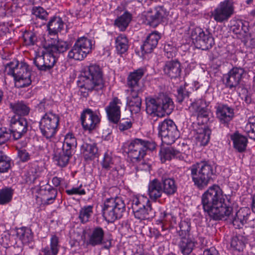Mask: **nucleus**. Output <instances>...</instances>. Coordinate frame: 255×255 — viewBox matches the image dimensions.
<instances>
[{
    "instance_id": "1",
    "label": "nucleus",
    "mask_w": 255,
    "mask_h": 255,
    "mask_svg": "<svg viewBox=\"0 0 255 255\" xmlns=\"http://www.w3.org/2000/svg\"><path fill=\"white\" fill-rule=\"evenodd\" d=\"M201 205L204 212L214 221L228 217L233 212L230 197L224 194L221 188L216 184L210 186L202 194Z\"/></svg>"
},
{
    "instance_id": "2",
    "label": "nucleus",
    "mask_w": 255,
    "mask_h": 255,
    "mask_svg": "<svg viewBox=\"0 0 255 255\" xmlns=\"http://www.w3.org/2000/svg\"><path fill=\"white\" fill-rule=\"evenodd\" d=\"M80 95L86 98L93 91L102 90L105 87L103 69L96 64H90L82 69V75L77 81Z\"/></svg>"
},
{
    "instance_id": "3",
    "label": "nucleus",
    "mask_w": 255,
    "mask_h": 255,
    "mask_svg": "<svg viewBox=\"0 0 255 255\" xmlns=\"http://www.w3.org/2000/svg\"><path fill=\"white\" fill-rule=\"evenodd\" d=\"M190 175L194 185L199 189H203L214 180L216 167L209 160H203L189 167Z\"/></svg>"
},
{
    "instance_id": "4",
    "label": "nucleus",
    "mask_w": 255,
    "mask_h": 255,
    "mask_svg": "<svg viewBox=\"0 0 255 255\" xmlns=\"http://www.w3.org/2000/svg\"><path fill=\"white\" fill-rule=\"evenodd\" d=\"M4 72L5 75L14 78L15 86L17 88L27 87L31 83L30 69L25 63L13 60L5 65Z\"/></svg>"
},
{
    "instance_id": "5",
    "label": "nucleus",
    "mask_w": 255,
    "mask_h": 255,
    "mask_svg": "<svg viewBox=\"0 0 255 255\" xmlns=\"http://www.w3.org/2000/svg\"><path fill=\"white\" fill-rule=\"evenodd\" d=\"M156 147L155 142L152 140L136 138L124 143L123 149L128 153V157L136 161H140L147 154L148 150L153 151Z\"/></svg>"
},
{
    "instance_id": "6",
    "label": "nucleus",
    "mask_w": 255,
    "mask_h": 255,
    "mask_svg": "<svg viewBox=\"0 0 255 255\" xmlns=\"http://www.w3.org/2000/svg\"><path fill=\"white\" fill-rule=\"evenodd\" d=\"M126 210V205L123 200L120 197L107 199L104 202L103 215L108 222H114L121 218Z\"/></svg>"
},
{
    "instance_id": "7",
    "label": "nucleus",
    "mask_w": 255,
    "mask_h": 255,
    "mask_svg": "<svg viewBox=\"0 0 255 255\" xmlns=\"http://www.w3.org/2000/svg\"><path fill=\"white\" fill-rule=\"evenodd\" d=\"M59 116L52 112H46L39 122V127L42 135L47 139H51L57 133L59 124Z\"/></svg>"
},
{
    "instance_id": "8",
    "label": "nucleus",
    "mask_w": 255,
    "mask_h": 255,
    "mask_svg": "<svg viewBox=\"0 0 255 255\" xmlns=\"http://www.w3.org/2000/svg\"><path fill=\"white\" fill-rule=\"evenodd\" d=\"M158 134L162 143L167 145L173 143L179 137V131L173 121L164 120L159 123Z\"/></svg>"
},
{
    "instance_id": "9",
    "label": "nucleus",
    "mask_w": 255,
    "mask_h": 255,
    "mask_svg": "<svg viewBox=\"0 0 255 255\" xmlns=\"http://www.w3.org/2000/svg\"><path fill=\"white\" fill-rule=\"evenodd\" d=\"M191 36L198 49L207 50L211 48L214 44V40L212 34L208 31H204L200 27L194 28L192 30Z\"/></svg>"
},
{
    "instance_id": "10",
    "label": "nucleus",
    "mask_w": 255,
    "mask_h": 255,
    "mask_svg": "<svg viewBox=\"0 0 255 255\" xmlns=\"http://www.w3.org/2000/svg\"><path fill=\"white\" fill-rule=\"evenodd\" d=\"M105 231L101 227H96L92 229L88 234V238H85L83 244L86 247H95L103 245L105 249H109L112 247L111 240L104 241Z\"/></svg>"
},
{
    "instance_id": "11",
    "label": "nucleus",
    "mask_w": 255,
    "mask_h": 255,
    "mask_svg": "<svg viewBox=\"0 0 255 255\" xmlns=\"http://www.w3.org/2000/svg\"><path fill=\"white\" fill-rule=\"evenodd\" d=\"M234 12V6L233 2L230 0H224L211 12V17L217 23L226 22L232 16Z\"/></svg>"
},
{
    "instance_id": "12",
    "label": "nucleus",
    "mask_w": 255,
    "mask_h": 255,
    "mask_svg": "<svg viewBox=\"0 0 255 255\" xmlns=\"http://www.w3.org/2000/svg\"><path fill=\"white\" fill-rule=\"evenodd\" d=\"M57 60V56L48 47L42 55H36L34 63L39 70L46 71L54 67Z\"/></svg>"
},
{
    "instance_id": "13",
    "label": "nucleus",
    "mask_w": 255,
    "mask_h": 255,
    "mask_svg": "<svg viewBox=\"0 0 255 255\" xmlns=\"http://www.w3.org/2000/svg\"><path fill=\"white\" fill-rule=\"evenodd\" d=\"M28 122L22 117L14 116L9 121V131L15 140L21 138L28 131Z\"/></svg>"
},
{
    "instance_id": "14",
    "label": "nucleus",
    "mask_w": 255,
    "mask_h": 255,
    "mask_svg": "<svg viewBox=\"0 0 255 255\" xmlns=\"http://www.w3.org/2000/svg\"><path fill=\"white\" fill-rule=\"evenodd\" d=\"M214 108L216 118L220 124L228 127L235 116L234 109L228 104L219 102L216 103Z\"/></svg>"
},
{
    "instance_id": "15",
    "label": "nucleus",
    "mask_w": 255,
    "mask_h": 255,
    "mask_svg": "<svg viewBox=\"0 0 255 255\" xmlns=\"http://www.w3.org/2000/svg\"><path fill=\"white\" fill-rule=\"evenodd\" d=\"M80 119L83 129L89 131L96 128L101 121L100 114L89 108L83 111Z\"/></svg>"
},
{
    "instance_id": "16",
    "label": "nucleus",
    "mask_w": 255,
    "mask_h": 255,
    "mask_svg": "<svg viewBox=\"0 0 255 255\" xmlns=\"http://www.w3.org/2000/svg\"><path fill=\"white\" fill-rule=\"evenodd\" d=\"M122 105L121 100L117 97H114L105 108L108 119L111 123L114 124L119 123L121 119V109Z\"/></svg>"
},
{
    "instance_id": "17",
    "label": "nucleus",
    "mask_w": 255,
    "mask_h": 255,
    "mask_svg": "<svg viewBox=\"0 0 255 255\" xmlns=\"http://www.w3.org/2000/svg\"><path fill=\"white\" fill-rule=\"evenodd\" d=\"M101 165V174L104 172V176L108 174L109 178H115L118 176V167L115 163V159L111 152H106L105 153Z\"/></svg>"
},
{
    "instance_id": "18",
    "label": "nucleus",
    "mask_w": 255,
    "mask_h": 255,
    "mask_svg": "<svg viewBox=\"0 0 255 255\" xmlns=\"http://www.w3.org/2000/svg\"><path fill=\"white\" fill-rule=\"evenodd\" d=\"M146 72L145 68H139L129 72L127 79L128 90H143L140 81Z\"/></svg>"
},
{
    "instance_id": "19",
    "label": "nucleus",
    "mask_w": 255,
    "mask_h": 255,
    "mask_svg": "<svg viewBox=\"0 0 255 255\" xmlns=\"http://www.w3.org/2000/svg\"><path fill=\"white\" fill-rule=\"evenodd\" d=\"M245 73L243 68L240 67H233L224 76V81L227 88L232 89L238 86Z\"/></svg>"
},
{
    "instance_id": "20",
    "label": "nucleus",
    "mask_w": 255,
    "mask_h": 255,
    "mask_svg": "<svg viewBox=\"0 0 255 255\" xmlns=\"http://www.w3.org/2000/svg\"><path fill=\"white\" fill-rule=\"evenodd\" d=\"M57 189L48 184L42 186L39 191L42 203L46 205L53 203L57 197Z\"/></svg>"
},
{
    "instance_id": "21",
    "label": "nucleus",
    "mask_w": 255,
    "mask_h": 255,
    "mask_svg": "<svg viewBox=\"0 0 255 255\" xmlns=\"http://www.w3.org/2000/svg\"><path fill=\"white\" fill-rule=\"evenodd\" d=\"M98 151L96 143L89 139L84 140L80 146V153L85 160L94 159L98 155Z\"/></svg>"
},
{
    "instance_id": "22",
    "label": "nucleus",
    "mask_w": 255,
    "mask_h": 255,
    "mask_svg": "<svg viewBox=\"0 0 255 255\" xmlns=\"http://www.w3.org/2000/svg\"><path fill=\"white\" fill-rule=\"evenodd\" d=\"M128 95L127 98V105L132 112L137 113L140 111L141 99L139 96L143 90H127Z\"/></svg>"
},
{
    "instance_id": "23",
    "label": "nucleus",
    "mask_w": 255,
    "mask_h": 255,
    "mask_svg": "<svg viewBox=\"0 0 255 255\" xmlns=\"http://www.w3.org/2000/svg\"><path fill=\"white\" fill-rule=\"evenodd\" d=\"M147 193L149 200L153 202H156L161 197L163 193L160 181L157 179L150 180L148 184Z\"/></svg>"
},
{
    "instance_id": "24",
    "label": "nucleus",
    "mask_w": 255,
    "mask_h": 255,
    "mask_svg": "<svg viewBox=\"0 0 255 255\" xmlns=\"http://www.w3.org/2000/svg\"><path fill=\"white\" fill-rule=\"evenodd\" d=\"M164 74L171 79L180 77L181 68L180 62L177 60L166 61L163 67Z\"/></svg>"
},
{
    "instance_id": "25",
    "label": "nucleus",
    "mask_w": 255,
    "mask_h": 255,
    "mask_svg": "<svg viewBox=\"0 0 255 255\" xmlns=\"http://www.w3.org/2000/svg\"><path fill=\"white\" fill-rule=\"evenodd\" d=\"M160 38V33L157 31H154L149 33L141 46L142 53H151L156 47L158 41Z\"/></svg>"
},
{
    "instance_id": "26",
    "label": "nucleus",
    "mask_w": 255,
    "mask_h": 255,
    "mask_svg": "<svg viewBox=\"0 0 255 255\" xmlns=\"http://www.w3.org/2000/svg\"><path fill=\"white\" fill-rule=\"evenodd\" d=\"M197 245V242L193 237L180 238L177 246L182 255H190Z\"/></svg>"
},
{
    "instance_id": "27",
    "label": "nucleus",
    "mask_w": 255,
    "mask_h": 255,
    "mask_svg": "<svg viewBox=\"0 0 255 255\" xmlns=\"http://www.w3.org/2000/svg\"><path fill=\"white\" fill-rule=\"evenodd\" d=\"M159 155L162 163L167 160H170L172 158H176L180 160L184 159V155L172 147H161Z\"/></svg>"
},
{
    "instance_id": "28",
    "label": "nucleus",
    "mask_w": 255,
    "mask_h": 255,
    "mask_svg": "<svg viewBox=\"0 0 255 255\" xmlns=\"http://www.w3.org/2000/svg\"><path fill=\"white\" fill-rule=\"evenodd\" d=\"M251 214V211L249 208H240L236 213V216L233 218L232 223L237 229H240L247 223Z\"/></svg>"
},
{
    "instance_id": "29",
    "label": "nucleus",
    "mask_w": 255,
    "mask_h": 255,
    "mask_svg": "<svg viewBox=\"0 0 255 255\" xmlns=\"http://www.w3.org/2000/svg\"><path fill=\"white\" fill-rule=\"evenodd\" d=\"M44 173V169L42 166L34 163L27 173L25 178L26 182L28 184L34 183L36 179L43 175Z\"/></svg>"
},
{
    "instance_id": "30",
    "label": "nucleus",
    "mask_w": 255,
    "mask_h": 255,
    "mask_svg": "<svg viewBox=\"0 0 255 255\" xmlns=\"http://www.w3.org/2000/svg\"><path fill=\"white\" fill-rule=\"evenodd\" d=\"M64 27V22L60 16H53L47 23V30L50 35H56L61 32Z\"/></svg>"
},
{
    "instance_id": "31",
    "label": "nucleus",
    "mask_w": 255,
    "mask_h": 255,
    "mask_svg": "<svg viewBox=\"0 0 255 255\" xmlns=\"http://www.w3.org/2000/svg\"><path fill=\"white\" fill-rule=\"evenodd\" d=\"M60 249L59 239L56 235H51L49 245L41 250L43 255H57Z\"/></svg>"
},
{
    "instance_id": "32",
    "label": "nucleus",
    "mask_w": 255,
    "mask_h": 255,
    "mask_svg": "<svg viewBox=\"0 0 255 255\" xmlns=\"http://www.w3.org/2000/svg\"><path fill=\"white\" fill-rule=\"evenodd\" d=\"M145 102L147 113L152 115L153 117L158 118L161 112L159 103H158V97L156 99L151 97H147L145 99Z\"/></svg>"
},
{
    "instance_id": "33",
    "label": "nucleus",
    "mask_w": 255,
    "mask_h": 255,
    "mask_svg": "<svg viewBox=\"0 0 255 255\" xmlns=\"http://www.w3.org/2000/svg\"><path fill=\"white\" fill-rule=\"evenodd\" d=\"M131 209L134 217L140 220L148 219L154 216V212L152 206L134 207Z\"/></svg>"
},
{
    "instance_id": "34",
    "label": "nucleus",
    "mask_w": 255,
    "mask_h": 255,
    "mask_svg": "<svg viewBox=\"0 0 255 255\" xmlns=\"http://www.w3.org/2000/svg\"><path fill=\"white\" fill-rule=\"evenodd\" d=\"M9 108L14 114L20 116L28 115L30 111L28 104L23 101L10 103Z\"/></svg>"
},
{
    "instance_id": "35",
    "label": "nucleus",
    "mask_w": 255,
    "mask_h": 255,
    "mask_svg": "<svg viewBox=\"0 0 255 255\" xmlns=\"http://www.w3.org/2000/svg\"><path fill=\"white\" fill-rule=\"evenodd\" d=\"M74 152V151H67L66 149L62 148L61 152L54 155L53 157L54 160L56 162V164L58 166L61 167H66Z\"/></svg>"
},
{
    "instance_id": "36",
    "label": "nucleus",
    "mask_w": 255,
    "mask_h": 255,
    "mask_svg": "<svg viewBox=\"0 0 255 255\" xmlns=\"http://www.w3.org/2000/svg\"><path fill=\"white\" fill-rule=\"evenodd\" d=\"M158 103L160 111H163L167 114H170L174 109V104L172 99L164 94H160L158 96Z\"/></svg>"
},
{
    "instance_id": "37",
    "label": "nucleus",
    "mask_w": 255,
    "mask_h": 255,
    "mask_svg": "<svg viewBox=\"0 0 255 255\" xmlns=\"http://www.w3.org/2000/svg\"><path fill=\"white\" fill-rule=\"evenodd\" d=\"M231 139L233 142L234 147L239 152L244 151L246 148L247 138L238 132H235L231 135Z\"/></svg>"
},
{
    "instance_id": "38",
    "label": "nucleus",
    "mask_w": 255,
    "mask_h": 255,
    "mask_svg": "<svg viewBox=\"0 0 255 255\" xmlns=\"http://www.w3.org/2000/svg\"><path fill=\"white\" fill-rule=\"evenodd\" d=\"M162 190L167 196L174 195L177 190V185L175 181L172 178H162Z\"/></svg>"
},
{
    "instance_id": "39",
    "label": "nucleus",
    "mask_w": 255,
    "mask_h": 255,
    "mask_svg": "<svg viewBox=\"0 0 255 255\" xmlns=\"http://www.w3.org/2000/svg\"><path fill=\"white\" fill-rule=\"evenodd\" d=\"M129 41L127 37L123 34H120L115 40V47L117 53L122 55L127 52L129 48Z\"/></svg>"
},
{
    "instance_id": "40",
    "label": "nucleus",
    "mask_w": 255,
    "mask_h": 255,
    "mask_svg": "<svg viewBox=\"0 0 255 255\" xmlns=\"http://www.w3.org/2000/svg\"><path fill=\"white\" fill-rule=\"evenodd\" d=\"M131 20V15L128 12H125L122 15L118 17L115 20L114 25L120 31L126 30Z\"/></svg>"
},
{
    "instance_id": "41",
    "label": "nucleus",
    "mask_w": 255,
    "mask_h": 255,
    "mask_svg": "<svg viewBox=\"0 0 255 255\" xmlns=\"http://www.w3.org/2000/svg\"><path fill=\"white\" fill-rule=\"evenodd\" d=\"M77 146V139L72 132H68L64 137L62 148L70 151H74Z\"/></svg>"
},
{
    "instance_id": "42",
    "label": "nucleus",
    "mask_w": 255,
    "mask_h": 255,
    "mask_svg": "<svg viewBox=\"0 0 255 255\" xmlns=\"http://www.w3.org/2000/svg\"><path fill=\"white\" fill-rule=\"evenodd\" d=\"M191 224L190 220L188 218L181 220L178 225L179 230L177 231L180 238L190 237Z\"/></svg>"
},
{
    "instance_id": "43",
    "label": "nucleus",
    "mask_w": 255,
    "mask_h": 255,
    "mask_svg": "<svg viewBox=\"0 0 255 255\" xmlns=\"http://www.w3.org/2000/svg\"><path fill=\"white\" fill-rule=\"evenodd\" d=\"M17 235L23 244H28L33 241V234L27 227H22L18 230Z\"/></svg>"
},
{
    "instance_id": "44",
    "label": "nucleus",
    "mask_w": 255,
    "mask_h": 255,
    "mask_svg": "<svg viewBox=\"0 0 255 255\" xmlns=\"http://www.w3.org/2000/svg\"><path fill=\"white\" fill-rule=\"evenodd\" d=\"M88 54L86 51L74 44L72 49L69 51L68 57L70 59H73L75 60H83Z\"/></svg>"
},
{
    "instance_id": "45",
    "label": "nucleus",
    "mask_w": 255,
    "mask_h": 255,
    "mask_svg": "<svg viewBox=\"0 0 255 255\" xmlns=\"http://www.w3.org/2000/svg\"><path fill=\"white\" fill-rule=\"evenodd\" d=\"M14 194V189L11 187H3L0 189V204L5 205L9 203Z\"/></svg>"
},
{
    "instance_id": "46",
    "label": "nucleus",
    "mask_w": 255,
    "mask_h": 255,
    "mask_svg": "<svg viewBox=\"0 0 255 255\" xmlns=\"http://www.w3.org/2000/svg\"><path fill=\"white\" fill-rule=\"evenodd\" d=\"M151 206L149 199L145 195H137L133 196L131 200V208Z\"/></svg>"
},
{
    "instance_id": "47",
    "label": "nucleus",
    "mask_w": 255,
    "mask_h": 255,
    "mask_svg": "<svg viewBox=\"0 0 255 255\" xmlns=\"http://www.w3.org/2000/svg\"><path fill=\"white\" fill-rule=\"evenodd\" d=\"M93 206L92 205L85 206L81 208L79 213V219L80 222L85 224L89 222L93 211Z\"/></svg>"
},
{
    "instance_id": "48",
    "label": "nucleus",
    "mask_w": 255,
    "mask_h": 255,
    "mask_svg": "<svg viewBox=\"0 0 255 255\" xmlns=\"http://www.w3.org/2000/svg\"><path fill=\"white\" fill-rule=\"evenodd\" d=\"M68 47V44L62 40H58L56 43L48 46L51 51L53 52L56 56L58 54L66 51Z\"/></svg>"
},
{
    "instance_id": "49",
    "label": "nucleus",
    "mask_w": 255,
    "mask_h": 255,
    "mask_svg": "<svg viewBox=\"0 0 255 255\" xmlns=\"http://www.w3.org/2000/svg\"><path fill=\"white\" fill-rule=\"evenodd\" d=\"M211 130L208 128H205L201 132L198 133L196 139L197 143L200 146H206L210 138Z\"/></svg>"
},
{
    "instance_id": "50",
    "label": "nucleus",
    "mask_w": 255,
    "mask_h": 255,
    "mask_svg": "<svg viewBox=\"0 0 255 255\" xmlns=\"http://www.w3.org/2000/svg\"><path fill=\"white\" fill-rule=\"evenodd\" d=\"M37 42V34L33 31H25L23 34V43L27 46L36 44Z\"/></svg>"
},
{
    "instance_id": "51",
    "label": "nucleus",
    "mask_w": 255,
    "mask_h": 255,
    "mask_svg": "<svg viewBox=\"0 0 255 255\" xmlns=\"http://www.w3.org/2000/svg\"><path fill=\"white\" fill-rule=\"evenodd\" d=\"M77 46L86 51L88 54L91 52L92 48V40L85 36L79 38L75 43Z\"/></svg>"
},
{
    "instance_id": "52",
    "label": "nucleus",
    "mask_w": 255,
    "mask_h": 255,
    "mask_svg": "<svg viewBox=\"0 0 255 255\" xmlns=\"http://www.w3.org/2000/svg\"><path fill=\"white\" fill-rule=\"evenodd\" d=\"M244 130L250 138L255 140V116L249 118Z\"/></svg>"
},
{
    "instance_id": "53",
    "label": "nucleus",
    "mask_w": 255,
    "mask_h": 255,
    "mask_svg": "<svg viewBox=\"0 0 255 255\" xmlns=\"http://www.w3.org/2000/svg\"><path fill=\"white\" fill-rule=\"evenodd\" d=\"M145 18L146 24L153 27H156L160 23L154 9L148 11Z\"/></svg>"
},
{
    "instance_id": "54",
    "label": "nucleus",
    "mask_w": 255,
    "mask_h": 255,
    "mask_svg": "<svg viewBox=\"0 0 255 255\" xmlns=\"http://www.w3.org/2000/svg\"><path fill=\"white\" fill-rule=\"evenodd\" d=\"M11 137L9 129L0 124V145L4 144Z\"/></svg>"
},
{
    "instance_id": "55",
    "label": "nucleus",
    "mask_w": 255,
    "mask_h": 255,
    "mask_svg": "<svg viewBox=\"0 0 255 255\" xmlns=\"http://www.w3.org/2000/svg\"><path fill=\"white\" fill-rule=\"evenodd\" d=\"M153 9L160 22L164 21L169 14V12L163 6H156Z\"/></svg>"
},
{
    "instance_id": "56",
    "label": "nucleus",
    "mask_w": 255,
    "mask_h": 255,
    "mask_svg": "<svg viewBox=\"0 0 255 255\" xmlns=\"http://www.w3.org/2000/svg\"><path fill=\"white\" fill-rule=\"evenodd\" d=\"M32 12L36 17L40 18L42 20H46L48 16V12L43 8L40 6L33 7Z\"/></svg>"
},
{
    "instance_id": "57",
    "label": "nucleus",
    "mask_w": 255,
    "mask_h": 255,
    "mask_svg": "<svg viewBox=\"0 0 255 255\" xmlns=\"http://www.w3.org/2000/svg\"><path fill=\"white\" fill-rule=\"evenodd\" d=\"M17 157L22 162H26L30 159V154L25 149L16 146Z\"/></svg>"
},
{
    "instance_id": "58",
    "label": "nucleus",
    "mask_w": 255,
    "mask_h": 255,
    "mask_svg": "<svg viewBox=\"0 0 255 255\" xmlns=\"http://www.w3.org/2000/svg\"><path fill=\"white\" fill-rule=\"evenodd\" d=\"M242 26H243V27H244V30H248V28L249 27V22L247 21L242 20H238L232 27L233 32L235 35H236L237 33H239V29Z\"/></svg>"
},
{
    "instance_id": "59",
    "label": "nucleus",
    "mask_w": 255,
    "mask_h": 255,
    "mask_svg": "<svg viewBox=\"0 0 255 255\" xmlns=\"http://www.w3.org/2000/svg\"><path fill=\"white\" fill-rule=\"evenodd\" d=\"M118 128L121 131H124L130 129L132 126V123L129 119H123L120 120Z\"/></svg>"
},
{
    "instance_id": "60",
    "label": "nucleus",
    "mask_w": 255,
    "mask_h": 255,
    "mask_svg": "<svg viewBox=\"0 0 255 255\" xmlns=\"http://www.w3.org/2000/svg\"><path fill=\"white\" fill-rule=\"evenodd\" d=\"M65 192L67 195L70 196L73 195H84L86 194L85 190L83 188L82 184H80L77 187H73L70 189H67Z\"/></svg>"
},
{
    "instance_id": "61",
    "label": "nucleus",
    "mask_w": 255,
    "mask_h": 255,
    "mask_svg": "<svg viewBox=\"0 0 255 255\" xmlns=\"http://www.w3.org/2000/svg\"><path fill=\"white\" fill-rule=\"evenodd\" d=\"M189 93L186 90L185 86H180L177 89V94L176 95L177 101L178 103H182L186 97H188Z\"/></svg>"
},
{
    "instance_id": "62",
    "label": "nucleus",
    "mask_w": 255,
    "mask_h": 255,
    "mask_svg": "<svg viewBox=\"0 0 255 255\" xmlns=\"http://www.w3.org/2000/svg\"><path fill=\"white\" fill-rule=\"evenodd\" d=\"M10 167V161L6 155V158L1 159L0 161V172L4 173L8 171Z\"/></svg>"
},
{
    "instance_id": "63",
    "label": "nucleus",
    "mask_w": 255,
    "mask_h": 255,
    "mask_svg": "<svg viewBox=\"0 0 255 255\" xmlns=\"http://www.w3.org/2000/svg\"><path fill=\"white\" fill-rule=\"evenodd\" d=\"M151 168V164L148 161H142L137 165V169L149 171Z\"/></svg>"
},
{
    "instance_id": "64",
    "label": "nucleus",
    "mask_w": 255,
    "mask_h": 255,
    "mask_svg": "<svg viewBox=\"0 0 255 255\" xmlns=\"http://www.w3.org/2000/svg\"><path fill=\"white\" fill-rule=\"evenodd\" d=\"M242 242L236 237H233L231 241V246L236 250L240 251Z\"/></svg>"
}]
</instances>
